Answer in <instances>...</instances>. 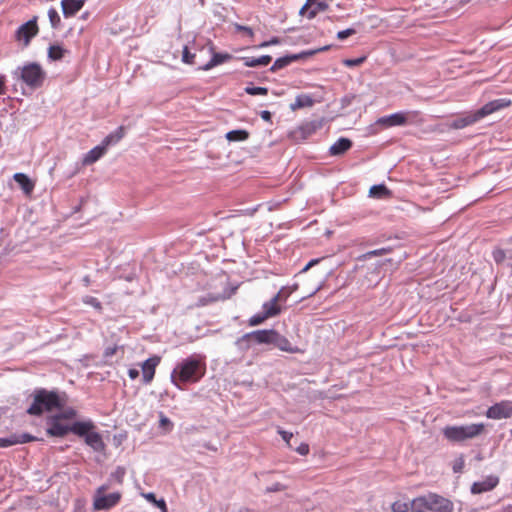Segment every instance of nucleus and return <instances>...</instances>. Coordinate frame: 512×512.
I'll use <instances>...</instances> for the list:
<instances>
[{"instance_id": "1", "label": "nucleus", "mask_w": 512, "mask_h": 512, "mask_svg": "<svg viewBox=\"0 0 512 512\" xmlns=\"http://www.w3.org/2000/svg\"><path fill=\"white\" fill-rule=\"evenodd\" d=\"M206 372L205 357L191 355L177 364L171 373L172 383L180 388L179 383L198 382Z\"/></svg>"}, {"instance_id": "2", "label": "nucleus", "mask_w": 512, "mask_h": 512, "mask_svg": "<svg viewBox=\"0 0 512 512\" xmlns=\"http://www.w3.org/2000/svg\"><path fill=\"white\" fill-rule=\"evenodd\" d=\"M484 423L452 425L443 428V436L450 442L459 443L477 438L485 432Z\"/></svg>"}, {"instance_id": "3", "label": "nucleus", "mask_w": 512, "mask_h": 512, "mask_svg": "<svg viewBox=\"0 0 512 512\" xmlns=\"http://www.w3.org/2000/svg\"><path fill=\"white\" fill-rule=\"evenodd\" d=\"M96 427L91 419L74 421L73 434L83 437L85 443L94 451L100 452L105 448L101 435L95 431Z\"/></svg>"}, {"instance_id": "4", "label": "nucleus", "mask_w": 512, "mask_h": 512, "mask_svg": "<svg viewBox=\"0 0 512 512\" xmlns=\"http://www.w3.org/2000/svg\"><path fill=\"white\" fill-rule=\"evenodd\" d=\"M124 137V130H115L108 134L102 142L88 151L82 160L83 165H91L103 157L110 147L115 146Z\"/></svg>"}, {"instance_id": "5", "label": "nucleus", "mask_w": 512, "mask_h": 512, "mask_svg": "<svg viewBox=\"0 0 512 512\" xmlns=\"http://www.w3.org/2000/svg\"><path fill=\"white\" fill-rule=\"evenodd\" d=\"M60 406L61 402L57 393L40 390L35 393L34 401L27 412L31 415H40L44 411H51Z\"/></svg>"}, {"instance_id": "6", "label": "nucleus", "mask_w": 512, "mask_h": 512, "mask_svg": "<svg viewBox=\"0 0 512 512\" xmlns=\"http://www.w3.org/2000/svg\"><path fill=\"white\" fill-rule=\"evenodd\" d=\"M422 122L419 112L406 111L381 117L376 121V124L381 126H416L421 125Z\"/></svg>"}, {"instance_id": "7", "label": "nucleus", "mask_w": 512, "mask_h": 512, "mask_svg": "<svg viewBox=\"0 0 512 512\" xmlns=\"http://www.w3.org/2000/svg\"><path fill=\"white\" fill-rule=\"evenodd\" d=\"M511 104L510 100L507 99H496L493 101H490L489 103L485 104L482 108L477 110L474 113H470L466 115L465 117L461 118L460 120V126H469L475 123L477 120L499 110L505 107H508Z\"/></svg>"}, {"instance_id": "8", "label": "nucleus", "mask_w": 512, "mask_h": 512, "mask_svg": "<svg viewBox=\"0 0 512 512\" xmlns=\"http://www.w3.org/2000/svg\"><path fill=\"white\" fill-rule=\"evenodd\" d=\"M413 505L423 506L435 512H453V503L436 494L416 498L413 500Z\"/></svg>"}, {"instance_id": "9", "label": "nucleus", "mask_w": 512, "mask_h": 512, "mask_svg": "<svg viewBox=\"0 0 512 512\" xmlns=\"http://www.w3.org/2000/svg\"><path fill=\"white\" fill-rule=\"evenodd\" d=\"M107 489L106 485H102L95 491L93 497V508L95 510H109L119 503L121 494L119 492L105 494Z\"/></svg>"}, {"instance_id": "10", "label": "nucleus", "mask_w": 512, "mask_h": 512, "mask_svg": "<svg viewBox=\"0 0 512 512\" xmlns=\"http://www.w3.org/2000/svg\"><path fill=\"white\" fill-rule=\"evenodd\" d=\"M45 77V71L37 63L27 64L21 69V79L29 87L38 88L42 86Z\"/></svg>"}, {"instance_id": "11", "label": "nucleus", "mask_w": 512, "mask_h": 512, "mask_svg": "<svg viewBox=\"0 0 512 512\" xmlns=\"http://www.w3.org/2000/svg\"><path fill=\"white\" fill-rule=\"evenodd\" d=\"M47 434L54 437H63L69 432L73 433L74 422H68L56 414L48 419Z\"/></svg>"}, {"instance_id": "12", "label": "nucleus", "mask_w": 512, "mask_h": 512, "mask_svg": "<svg viewBox=\"0 0 512 512\" xmlns=\"http://www.w3.org/2000/svg\"><path fill=\"white\" fill-rule=\"evenodd\" d=\"M330 48V46H324L315 50L305 51L301 52L299 54H293V55H287L284 57H280L275 60L273 65L271 66L270 70L272 72H275L277 70H280L288 65H290L292 62L298 61L300 59L306 58L308 56L315 55L316 53L327 51Z\"/></svg>"}, {"instance_id": "13", "label": "nucleus", "mask_w": 512, "mask_h": 512, "mask_svg": "<svg viewBox=\"0 0 512 512\" xmlns=\"http://www.w3.org/2000/svg\"><path fill=\"white\" fill-rule=\"evenodd\" d=\"M39 32L37 25V17L22 24L16 31V38L18 41H23L24 46H28L31 39Z\"/></svg>"}, {"instance_id": "14", "label": "nucleus", "mask_w": 512, "mask_h": 512, "mask_svg": "<svg viewBox=\"0 0 512 512\" xmlns=\"http://www.w3.org/2000/svg\"><path fill=\"white\" fill-rule=\"evenodd\" d=\"M486 416L490 419H503L512 416V401H501L488 408Z\"/></svg>"}, {"instance_id": "15", "label": "nucleus", "mask_w": 512, "mask_h": 512, "mask_svg": "<svg viewBox=\"0 0 512 512\" xmlns=\"http://www.w3.org/2000/svg\"><path fill=\"white\" fill-rule=\"evenodd\" d=\"M285 290L286 288L282 287L272 299L263 303L262 312L265 313L269 318L276 317L282 312L283 309L279 302Z\"/></svg>"}, {"instance_id": "16", "label": "nucleus", "mask_w": 512, "mask_h": 512, "mask_svg": "<svg viewBox=\"0 0 512 512\" xmlns=\"http://www.w3.org/2000/svg\"><path fill=\"white\" fill-rule=\"evenodd\" d=\"M275 331L276 330L273 329L253 331L245 334L238 342L240 343L242 341H246L250 338H253L259 344H273Z\"/></svg>"}, {"instance_id": "17", "label": "nucleus", "mask_w": 512, "mask_h": 512, "mask_svg": "<svg viewBox=\"0 0 512 512\" xmlns=\"http://www.w3.org/2000/svg\"><path fill=\"white\" fill-rule=\"evenodd\" d=\"M499 483V477L495 475H489L485 479L474 482L471 486V492L473 494H481L493 490Z\"/></svg>"}, {"instance_id": "18", "label": "nucleus", "mask_w": 512, "mask_h": 512, "mask_svg": "<svg viewBox=\"0 0 512 512\" xmlns=\"http://www.w3.org/2000/svg\"><path fill=\"white\" fill-rule=\"evenodd\" d=\"M159 363V356L150 357L143 362V364L141 365V369L144 383L148 384L153 380L156 367L158 366Z\"/></svg>"}, {"instance_id": "19", "label": "nucleus", "mask_w": 512, "mask_h": 512, "mask_svg": "<svg viewBox=\"0 0 512 512\" xmlns=\"http://www.w3.org/2000/svg\"><path fill=\"white\" fill-rule=\"evenodd\" d=\"M85 0H62L61 7L65 18L75 16L84 6Z\"/></svg>"}, {"instance_id": "20", "label": "nucleus", "mask_w": 512, "mask_h": 512, "mask_svg": "<svg viewBox=\"0 0 512 512\" xmlns=\"http://www.w3.org/2000/svg\"><path fill=\"white\" fill-rule=\"evenodd\" d=\"M273 344L280 349L281 351L288 353H298L300 349L296 346H293L291 342L277 331H275V336L273 338Z\"/></svg>"}, {"instance_id": "21", "label": "nucleus", "mask_w": 512, "mask_h": 512, "mask_svg": "<svg viewBox=\"0 0 512 512\" xmlns=\"http://www.w3.org/2000/svg\"><path fill=\"white\" fill-rule=\"evenodd\" d=\"M13 179L19 184L25 195H30L33 192L35 182L32 181L26 174L15 173L13 175Z\"/></svg>"}, {"instance_id": "22", "label": "nucleus", "mask_w": 512, "mask_h": 512, "mask_svg": "<svg viewBox=\"0 0 512 512\" xmlns=\"http://www.w3.org/2000/svg\"><path fill=\"white\" fill-rule=\"evenodd\" d=\"M352 146V142L348 138H340L334 144L331 145L329 152L332 156L343 155Z\"/></svg>"}, {"instance_id": "23", "label": "nucleus", "mask_w": 512, "mask_h": 512, "mask_svg": "<svg viewBox=\"0 0 512 512\" xmlns=\"http://www.w3.org/2000/svg\"><path fill=\"white\" fill-rule=\"evenodd\" d=\"M231 59H232V55L229 53L214 52L210 61L207 62L203 67H201V69L207 71V70H210V69L214 68L215 66L223 64Z\"/></svg>"}, {"instance_id": "24", "label": "nucleus", "mask_w": 512, "mask_h": 512, "mask_svg": "<svg viewBox=\"0 0 512 512\" xmlns=\"http://www.w3.org/2000/svg\"><path fill=\"white\" fill-rule=\"evenodd\" d=\"M315 101L309 94H299L296 96L295 101L291 104V109L296 110L300 108H308L314 105Z\"/></svg>"}, {"instance_id": "25", "label": "nucleus", "mask_w": 512, "mask_h": 512, "mask_svg": "<svg viewBox=\"0 0 512 512\" xmlns=\"http://www.w3.org/2000/svg\"><path fill=\"white\" fill-rule=\"evenodd\" d=\"M329 5L321 0H313L311 6L306 9L305 15L308 19H313L319 12L327 10Z\"/></svg>"}, {"instance_id": "26", "label": "nucleus", "mask_w": 512, "mask_h": 512, "mask_svg": "<svg viewBox=\"0 0 512 512\" xmlns=\"http://www.w3.org/2000/svg\"><path fill=\"white\" fill-rule=\"evenodd\" d=\"M244 65L246 67H257V66H267L272 58L269 55H263L261 57H243L242 58Z\"/></svg>"}, {"instance_id": "27", "label": "nucleus", "mask_w": 512, "mask_h": 512, "mask_svg": "<svg viewBox=\"0 0 512 512\" xmlns=\"http://www.w3.org/2000/svg\"><path fill=\"white\" fill-rule=\"evenodd\" d=\"M67 53V50L64 49L62 46L60 45H51L49 48H48V57L49 59H51L52 61H58V60H61L64 55Z\"/></svg>"}, {"instance_id": "28", "label": "nucleus", "mask_w": 512, "mask_h": 512, "mask_svg": "<svg viewBox=\"0 0 512 512\" xmlns=\"http://www.w3.org/2000/svg\"><path fill=\"white\" fill-rule=\"evenodd\" d=\"M369 195L374 198H385L390 195V192L385 185L381 184L372 186Z\"/></svg>"}, {"instance_id": "29", "label": "nucleus", "mask_w": 512, "mask_h": 512, "mask_svg": "<svg viewBox=\"0 0 512 512\" xmlns=\"http://www.w3.org/2000/svg\"><path fill=\"white\" fill-rule=\"evenodd\" d=\"M248 138L246 130H229L226 134L228 141H243Z\"/></svg>"}, {"instance_id": "30", "label": "nucleus", "mask_w": 512, "mask_h": 512, "mask_svg": "<svg viewBox=\"0 0 512 512\" xmlns=\"http://www.w3.org/2000/svg\"><path fill=\"white\" fill-rule=\"evenodd\" d=\"M143 497L153 503L155 506H157L161 512H167V506H166V502L164 499H159L157 500L156 497H155V494L154 493H146V494H143Z\"/></svg>"}, {"instance_id": "31", "label": "nucleus", "mask_w": 512, "mask_h": 512, "mask_svg": "<svg viewBox=\"0 0 512 512\" xmlns=\"http://www.w3.org/2000/svg\"><path fill=\"white\" fill-rule=\"evenodd\" d=\"M48 17L50 24L53 28H58L61 23V18L59 16V13L55 8H50L48 10Z\"/></svg>"}, {"instance_id": "32", "label": "nucleus", "mask_w": 512, "mask_h": 512, "mask_svg": "<svg viewBox=\"0 0 512 512\" xmlns=\"http://www.w3.org/2000/svg\"><path fill=\"white\" fill-rule=\"evenodd\" d=\"M267 319H269V317L261 311L260 313H257L250 317L248 323L250 326H257L262 324Z\"/></svg>"}, {"instance_id": "33", "label": "nucleus", "mask_w": 512, "mask_h": 512, "mask_svg": "<svg viewBox=\"0 0 512 512\" xmlns=\"http://www.w3.org/2000/svg\"><path fill=\"white\" fill-rule=\"evenodd\" d=\"M310 132H311V130H303V129L293 130L289 134V137L294 140L305 139L310 135Z\"/></svg>"}, {"instance_id": "34", "label": "nucleus", "mask_w": 512, "mask_h": 512, "mask_svg": "<svg viewBox=\"0 0 512 512\" xmlns=\"http://www.w3.org/2000/svg\"><path fill=\"white\" fill-rule=\"evenodd\" d=\"M410 504L408 502L403 501H395L392 504L393 512H407L409 510Z\"/></svg>"}, {"instance_id": "35", "label": "nucleus", "mask_w": 512, "mask_h": 512, "mask_svg": "<svg viewBox=\"0 0 512 512\" xmlns=\"http://www.w3.org/2000/svg\"><path fill=\"white\" fill-rule=\"evenodd\" d=\"M245 91L249 95H267L268 89L265 87H246Z\"/></svg>"}, {"instance_id": "36", "label": "nucleus", "mask_w": 512, "mask_h": 512, "mask_svg": "<svg viewBox=\"0 0 512 512\" xmlns=\"http://www.w3.org/2000/svg\"><path fill=\"white\" fill-rule=\"evenodd\" d=\"M61 417H63L64 420L71 422V420L75 419L77 416V411L73 408H68L64 410L63 412L59 413Z\"/></svg>"}, {"instance_id": "37", "label": "nucleus", "mask_w": 512, "mask_h": 512, "mask_svg": "<svg viewBox=\"0 0 512 512\" xmlns=\"http://www.w3.org/2000/svg\"><path fill=\"white\" fill-rule=\"evenodd\" d=\"M195 54L191 53L187 46L183 48L182 61L186 64H194Z\"/></svg>"}, {"instance_id": "38", "label": "nucleus", "mask_w": 512, "mask_h": 512, "mask_svg": "<svg viewBox=\"0 0 512 512\" xmlns=\"http://www.w3.org/2000/svg\"><path fill=\"white\" fill-rule=\"evenodd\" d=\"M366 60L365 56L356 58V59H345L343 60V64L347 67H355L360 66L362 63H364Z\"/></svg>"}, {"instance_id": "39", "label": "nucleus", "mask_w": 512, "mask_h": 512, "mask_svg": "<svg viewBox=\"0 0 512 512\" xmlns=\"http://www.w3.org/2000/svg\"><path fill=\"white\" fill-rule=\"evenodd\" d=\"M27 440H22L21 442H26ZM20 441L16 437L10 438H0V447H9Z\"/></svg>"}, {"instance_id": "40", "label": "nucleus", "mask_w": 512, "mask_h": 512, "mask_svg": "<svg viewBox=\"0 0 512 512\" xmlns=\"http://www.w3.org/2000/svg\"><path fill=\"white\" fill-rule=\"evenodd\" d=\"M493 258H494L495 262L502 263L506 258V253L503 249H500V248L495 249L493 251Z\"/></svg>"}, {"instance_id": "41", "label": "nucleus", "mask_w": 512, "mask_h": 512, "mask_svg": "<svg viewBox=\"0 0 512 512\" xmlns=\"http://www.w3.org/2000/svg\"><path fill=\"white\" fill-rule=\"evenodd\" d=\"M356 33V30L353 29V28H348V29H345V30H342V31H339L337 33V38L339 40H345L346 38L354 35Z\"/></svg>"}, {"instance_id": "42", "label": "nucleus", "mask_w": 512, "mask_h": 512, "mask_svg": "<svg viewBox=\"0 0 512 512\" xmlns=\"http://www.w3.org/2000/svg\"><path fill=\"white\" fill-rule=\"evenodd\" d=\"M278 434L287 443V445H290V440L293 437V434L291 432L285 431L283 429H278Z\"/></svg>"}, {"instance_id": "43", "label": "nucleus", "mask_w": 512, "mask_h": 512, "mask_svg": "<svg viewBox=\"0 0 512 512\" xmlns=\"http://www.w3.org/2000/svg\"><path fill=\"white\" fill-rule=\"evenodd\" d=\"M389 250L388 249H385V248H382V249H377V250H373V251H369L367 252L364 257H373V256H379V255H383L385 253H387Z\"/></svg>"}, {"instance_id": "44", "label": "nucleus", "mask_w": 512, "mask_h": 512, "mask_svg": "<svg viewBox=\"0 0 512 512\" xmlns=\"http://www.w3.org/2000/svg\"><path fill=\"white\" fill-rule=\"evenodd\" d=\"M296 451L297 453H299L300 455H307L309 453V445L307 443H301L297 448H296Z\"/></svg>"}, {"instance_id": "45", "label": "nucleus", "mask_w": 512, "mask_h": 512, "mask_svg": "<svg viewBox=\"0 0 512 512\" xmlns=\"http://www.w3.org/2000/svg\"><path fill=\"white\" fill-rule=\"evenodd\" d=\"M125 474V470L122 467H118L116 471L112 474V477H115L119 483L122 482V478Z\"/></svg>"}, {"instance_id": "46", "label": "nucleus", "mask_w": 512, "mask_h": 512, "mask_svg": "<svg viewBox=\"0 0 512 512\" xmlns=\"http://www.w3.org/2000/svg\"><path fill=\"white\" fill-rule=\"evenodd\" d=\"M464 467V459L460 457L457 459L453 465L454 472H461Z\"/></svg>"}, {"instance_id": "47", "label": "nucleus", "mask_w": 512, "mask_h": 512, "mask_svg": "<svg viewBox=\"0 0 512 512\" xmlns=\"http://www.w3.org/2000/svg\"><path fill=\"white\" fill-rule=\"evenodd\" d=\"M284 489H285L284 485H282L281 483H275L272 486L268 487L266 489V491L270 493V492L283 491Z\"/></svg>"}, {"instance_id": "48", "label": "nucleus", "mask_w": 512, "mask_h": 512, "mask_svg": "<svg viewBox=\"0 0 512 512\" xmlns=\"http://www.w3.org/2000/svg\"><path fill=\"white\" fill-rule=\"evenodd\" d=\"M319 262H320V259H318V258L310 260V261L305 265V267L300 271V273H305V272H307L310 268H312L313 266L317 265Z\"/></svg>"}, {"instance_id": "49", "label": "nucleus", "mask_w": 512, "mask_h": 512, "mask_svg": "<svg viewBox=\"0 0 512 512\" xmlns=\"http://www.w3.org/2000/svg\"><path fill=\"white\" fill-rule=\"evenodd\" d=\"M116 351H117V346L107 347L105 349L104 355H105V357H111L116 353Z\"/></svg>"}, {"instance_id": "50", "label": "nucleus", "mask_w": 512, "mask_h": 512, "mask_svg": "<svg viewBox=\"0 0 512 512\" xmlns=\"http://www.w3.org/2000/svg\"><path fill=\"white\" fill-rule=\"evenodd\" d=\"M6 79L5 76H0V95H4L6 93Z\"/></svg>"}, {"instance_id": "51", "label": "nucleus", "mask_w": 512, "mask_h": 512, "mask_svg": "<svg viewBox=\"0 0 512 512\" xmlns=\"http://www.w3.org/2000/svg\"><path fill=\"white\" fill-rule=\"evenodd\" d=\"M85 302L96 307V308L101 307L100 302L96 298H93V297H89L87 300H85Z\"/></svg>"}, {"instance_id": "52", "label": "nucleus", "mask_w": 512, "mask_h": 512, "mask_svg": "<svg viewBox=\"0 0 512 512\" xmlns=\"http://www.w3.org/2000/svg\"><path fill=\"white\" fill-rule=\"evenodd\" d=\"M238 30L243 31L248 36L252 37L254 35L253 30L250 27L247 26H238Z\"/></svg>"}, {"instance_id": "53", "label": "nucleus", "mask_w": 512, "mask_h": 512, "mask_svg": "<svg viewBox=\"0 0 512 512\" xmlns=\"http://www.w3.org/2000/svg\"><path fill=\"white\" fill-rule=\"evenodd\" d=\"M128 375H129L130 379L135 380L139 376V371L134 368L129 369Z\"/></svg>"}, {"instance_id": "54", "label": "nucleus", "mask_w": 512, "mask_h": 512, "mask_svg": "<svg viewBox=\"0 0 512 512\" xmlns=\"http://www.w3.org/2000/svg\"><path fill=\"white\" fill-rule=\"evenodd\" d=\"M312 2H313V0H306V3L300 9V14L302 16H305V11H306V9H308L311 6Z\"/></svg>"}, {"instance_id": "55", "label": "nucleus", "mask_w": 512, "mask_h": 512, "mask_svg": "<svg viewBox=\"0 0 512 512\" xmlns=\"http://www.w3.org/2000/svg\"><path fill=\"white\" fill-rule=\"evenodd\" d=\"M284 287L286 288V290H289V293H294L295 291L298 290L299 285H298V283H294L291 286H284Z\"/></svg>"}, {"instance_id": "56", "label": "nucleus", "mask_w": 512, "mask_h": 512, "mask_svg": "<svg viewBox=\"0 0 512 512\" xmlns=\"http://www.w3.org/2000/svg\"><path fill=\"white\" fill-rule=\"evenodd\" d=\"M160 424H161V426L171 425V422L167 417L162 416L160 419Z\"/></svg>"}, {"instance_id": "57", "label": "nucleus", "mask_w": 512, "mask_h": 512, "mask_svg": "<svg viewBox=\"0 0 512 512\" xmlns=\"http://www.w3.org/2000/svg\"><path fill=\"white\" fill-rule=\"evenodd\" d=\"M291 294L292 293H289V290H285L283 292V295H282L281 299H280V302H285Z\"/></svg>"}, {"instance_id": "58", "label": "nucleus", "mask_w": 512, "mask_h": 512, "mask_svg": "<svg viewBox=\"0 0 512 512\" xmlns=\"http://www.w3.org/2000/svg\"><path fill=\"white\" fill-rule=\"evenodd\" d=\"M261 116H262V118H263V119H265V120H269V119H270V117H271V114H270V112H269V111H263V112L261 113Z\"/></svg>"}, {"instance_id": "59", "label": "nucleus", "mask_w": 512, "mask_h": 512, "mask_svg": "<svg viewBox=\"0 0 512 512\" xmlns=\"http://www.w3.org/2000/svg\"><path fill=\"white\" fill-rule=\"evenodd\" d=\"M279 42V39L277 37H274L271 40H269V45H275L278 44Z\"/></svg>"}, {"instance_id": "60", "label": "nucleus", "mask_w": 512, "mask_h": 512, "mask_svg": "<svg viewBox=\"0 0 512 512\" xmlns=\"http://www.w3.org/2000/svg\"><path fill=\"white\" fill-rule=\"evenodd\" d=\"M320 287L315 288L313 291H311L308 296H313L317 291H319Z\"/></svg>"}, {"instance_id": "61", "label": "nucleus", "mask_w": 512, "mask_h": 512, "mask_svg": "<svg viewBox=\"0 0 512 512\" xmlns=\"http://www.w3.org/2000/svg\"><path fill=\"white\" fill-rule=\"evenodd\" d=\"M267 46H270V45H269V41H265V42H263V43H261V44L259 45V47H267Z\"/></svg>"}, {"instance_id": "62", "label": "nucleus", "mask_w": 512, "mask_h": 512, "mask_svg": "<svg viewBox=\"0 0 512 512\" xmlns=\"http://www.w3.org/2000/svg\"><path fill=\"white\" fill-rule=\"evenodd\" d=\"M510 432H511V435H512V429H511V431H510Z\"/></svg>"}]
</instances>
